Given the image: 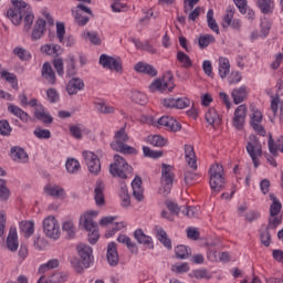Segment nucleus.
<instances>
[{
  "instance_id": "f257e3e1",
  "label": "nucleus",
  "mask_w": 283,
  "mask_h": 283,
  "mask_svg": "<svg viewBox=\"0 0 283 283\" xmlns=\"http://www.w3.org/2000/svg\"><path fill=\"white\" fill-rule=\"evenodd\" d=\"M12 8L7 11V17L13 23V25H21L24 17V30L28 32L34 23V13L32 8L25 1L11 0Z\"/></svg>"
},
{
  "instance_id": "f03ea898",
  "label": "nucleus",
  "mask_w": 283,
  "mask_h": 283,
  "mask_svg": "<svg viewBox=\"0 0 283 283\" xmlns=\"http://www.w3.org/2000/svg\"><path fill=\"white\" fill-rule=\"evenodd\" d=\"M77 254L80 255V260L77 258L71 259V265L76 271V273H83L85 269H90L92 262H94V255L92 247L80 243L76 247Z\"/></svg>"
},
{
  "instance_id": "7ed1b4c3",
  "label": "nucleus",
  "mask_w": 283,
  "mask_h": 283,
  "mask_svg": "<svg viewBox=\"0 0 283 283\" xmlns=\"http://www.w3.org/2000/svg\"><path fill=\"white\" fill-rule=\"evenodd\" d=\"M126 129L127 124H124V126L115 133V140L111 143V147L114 151H118L119 154H128L129 156H136V154H138V150L125 144L129 140V135L127 134Z\"/></svg>"
},
{
  "instance_id": "20e7f679",
  "label": "nucleus",
  "mask_w": 283,
  "mask_h": 283,
  "mask_svg": "<svg viewBox=\"0 0 283 283\" xmlns=\"http://www.w3.org/2000/svg\"><path fill=\"white\" fill-rule=\"evenodd\" d=\"M109 174L113 176V178H122V180H127L129 176L134 175V168L129 166L123 156L114 155V163L109 165Z\"/></svg>"
},
{
  "instance_id": "39448f33",
  "label": "nucleus",
  "mask_w": 283,
  "mask_h": 283,
  "mask_svg": "<svg viewBox=\"0 0 283 283\" xmlns=\"http://www.w3.org/2000/svg\"><path fill=\"white\" fill-rule=\"evenodd\" d=\"M209 185L213 193H220L227 185L224 168L220 164L212 165L209 169Z\"/></svg>"
},
{
  "instance_id": "423d86ee",
  "label": "nucleus",
  "mask_w": 283,
  "mask_h": 283,
  "mask_svg": "<svg viewBox=\"0 0 283 283\" xmlns=\"http://www.w3.org/2000/svg\"><path fill=\"white\" fill-rule=\"evenodd\" d=\"M92 216L94 214H90V213L82 214L80 217V227L82 229H85V231L88 232L87 238H88L90 244H96V242H98L101 238V232H98V223L94 221Z\"/></svg>"
},
{
  "instance_id": "0eeeda50",
  "label": "nucleus",
  "mask_w": 283,
  "mask_h": 283,
  "mask_svg": "<svg viewBox=\"0 0 283 283\" xmlns=\"http://www.w3.org/2000/svg\"><path fill=\"white\" fill-rule=\"evenodd\" d=\"M176 87L174 83V75L168 72L166 73L163 78L155 80L148 87L149 92L153 94L156 92H171Z\"/></svg>"
},
{
  "instance_id": "6e6552de",
  "label": "nucleus",
  "mask_w": 283,
  "mask_h": 283,
  "mask_svg": "<svg viewBox=\"0 0 283 283\" xmlns=\"http://www.w3.org/2000/svg\"><path fill=\"white\" fill-rule=\"evenodd\" d=\"M43 231L51 240L61 238V226L54 216H49L43 220Z\"/></svg>"
},
{
  "instance_id": "1a4fd4ad",
  "label": "nucleus",
  "mask_w": 283,
  "mask_h": 283,
  "mask_svg": "<svg viewBox=\"0 0 283 283\" xmlns=\"http://www.w3.org/2000/svg\"><path fill=\"white\" fill-rule=\"evenodd\" d=\"M174 167L167 164H163L160 184L166 196L171 192V187H174Z\"/></svg>"
},
{
  "instance_id": "9d476101",
  "label": "nucleus",
  "mask_w": 283,
  "mask_h": 283,
  "mask_svg": "<svg viewBox=\"0 0 283 283\" xmlns=\"http://www.w3.org/2000/svg\"><path fill=\"white\" fill-rule=\"evenodd\" d=\"M245 149L252 159L254 167H260V160L258 159L262 156V144H260V139L256 136H253V138L247 143Z\"/></svg>"
},
{
  "instance_id": "9b49d317",
  "label": "nucleus",
  "mask_w": 283,
  "mask_h": 283,
  "mask_svg": "<svg viewBox=\"0 0 283 283\" xmlns=\"http://www.w3.org/2000/svg\"><path fill=\"white\" fill-rule=\"evenodd\" d=\"M83 158L90 174H93V176H98V174H101V159H98V156L93 151L85 150L83 153Z\"/></svg>"
},
{
  "instance_id": "f8f14e48",
  "label": "nucleus",
  "mask_w": 283,
  "mask_h": 283,
  "mask_svg": "<svg viewBox=\"0 0 283 283\" xmlns=\"http://www.w3.org/2000/svg\"><path fill=\"white\" fill-rule=\"evenodd\" d=\"M99 65L106 70H114L115 72H123V62L119 57L115 59L113 56L102 54L99 56Z\"/></svg>"
},
{
  "instance_id": "ddd939ff",
  "label": "nucleus",
  "mask_w": 283,
  "mask_h": 283,
  "mask_svg": "<svg viewBox=\"0 0 283 283\" xmlns=\"http://www.w3.org/2000/svg\"><path fill=\"white\" fill-rule=\"evenodd\" d=\"M164 107H168L169 109H185L191 105V101L187 97H168L163 101Z\"/></svg>"
},
{
  "instance_id": "4468645a",
  "label": "nucleus",
  "mask_w": 283,
  "mask_h": 283,
  "mask_svg": "<svg viewBox=\"0 0 283 283\" xmlns=\"http://www.w3.org/2000/svg\"><path fill=\"white\" fill-rule=\"evenodd\" d=\"M165 205L168 209V211H170V213H198L200 211V207H196V206H178L175 201L172 200H166Z\"/></svg>"
},
{
  "instance_id": "2eb2a0df",
  "label": "nucleus",
  "mask_w": 283,
  "mask_h": 283,
  "mask_svg": "<svg viewBox=\"0 0 283 283\" xmlns=\"http://www.w3.org/2000/svg\"><path fill=\"white\" fill-rule=\"evenodd\" d=\"M8 113L12 114L13 116H17L22 123L28 124V123H34V118L30 116L23 108L14 105V104H9L8 105Z\"/></svg>"
},
{
  "instance_id": "dca6fc26",
  "label": "nucleus",
  "mask_w": 283,
  "mask_h": 283,
  "mask_svg": "<svg viewBox=\"0 0 283 283\" xmlns=\"http://www.w3.org/2000/svg\"><path fill=\"white\" fill-rule=\"evenodd\" d=\"M157 123L159 127H165L167 132H180V129H182L180 123L174 119V117L163 116L158 119Z\"/></svg>"
},
{
  "instance_id": "f3484780",
  "label": "nucleus",
  "mask_w": 283,
  "mask_h": 283,
  "mask_svg": "<svg viewBox=\"0 0 283 283\" xmlns=\"http://www.w3.org/2000/svg\"><path fill=\"white\" fill-rule=\"evenodd\" d=\"M247 122V105L242 104L234 111L233 127L235 129H242Z\"/></svg>"
},
{
  "instance_id": "a211bd4d",
  "label": "nucleus",
  "mask_w": 283,
  "mask_h": 283,
  "mask_svg": "<svg viewBox=\"0 0 283 283\" xmlns=\"http://www.w3.org/2000/svg\"><path fill=\"white\" fill-rule=\"evenodd\" d=\"M235 14V9L228 8L227 14L223 17V28H229V25L233 30H240L242 28V23L239 19H233V15Z\"/></svg>"
},
{
  "instance_id": "6ab92c4d",
  "label": "nucleus",
  "mask_w": 283,
  "mask_h": 283,
  "mask_svg": "<svg viewBox=\"0 0 283 283\" xmlns=\"http://www.w3.org/2000/svg\"><path fill=\"white\" fill-rule=\"evenodd\" d=\"M83 90H85V82L81 77L71 78L66 85V92L70 96H74V94H78Z\"/></svg>"
},
{
  "instance_id": "aec40b11",
  "label": "nucleus",
  "mask_w": 283,
  "mask_h": 283,
  "mask_svg": "<svg viewBox=\"0 0 283 283\" xmlns=\"http://www.w3.org/2000/svg\"><path fill=\"white\" fill-rule=\"evenodd\" d=\"M94 200L97 207H104L105 205V184L103 180H97L94 189Z\"/></svg>"
},
{
  "instance_id": "412c9836",
  "label": "nucleus",
  "mask_w": 283,
  "mask_h": 283,
  "mask_svg": "<svg viewBox=\"0 0 283 283\" xmlns=\"http://www.w3.org/2000/svg\"><path fill=\"white\" fill-rule=\"evenodd\" d=\"M48 25V22L43 20V18H39L35 21V24L33 27V31L31 34L32 41H39V39H42L45 34V27Z\"/></svg>"
},
{
  "instance_id": "4be33fe9",
  "label": "nucleus",
  "mask_w": 283,
  "mask_h": 283,
  "mask_svg": "<svg viewBox=\"0 0 283 283\" xmlns=\"http://www.w3.org/2000/svg\"><path fill=\"white\" fill-rule=\"evenodd\" d=\"M44 192L51 198H57V200H65L67 198V193H65V189L61 188L57 185H48L44 187Z\"/></svg>"
},
{
  "instance_id": "5701e85b",
  "label": "nucleus",
  "mask_w": 283,
  "mask_h": 283,
  "mask_svg": "<svg viewBox=\"0 0 283 283\" xmlns=\"http://www.w3.org/2000/svg\"><path fill=\"white\" fill-rule=\"evenodd\" d=\"M41 74L49 85H56V73L54 72V69H52L50 62L43 64Z\"/></svg>"
},
{
  "instance_id": "b1692460",
  "label": "nucleus",
  "mask_w": 283,
  "mask_h": 283,
  "mask_svg": "<svg viewBox=\"0 0 283 283\" xmlns=\"http://www.w3.org/2000/svg\"><path fill=\"white\" fill-rule=\"evenodd\" d=\"M7 249L11 251V253L19 251V234L17 233V229H10L7 237Z\"/></svg>"
},
{
  "instance_id": "393cba45",
  "label": "nucleus",
  "mask_w": 283,
  "mask_h": 283,
  "mask_svg": "<svg viewBox=\"0 0 283 283\" xmlns=\"http://www.w3.org/2000/svg\"><path fill=\"white\" fill-rule=\"evenodd\" d=\"M10 156L14 163H28L30 158L28 157V153H25V149L19 147V146H13L11 147L10 150Z\"/></svg>"
},
{
  "instance_id": "a878e982",
  "label": "nucleus",
  "mask_w": 283,
  "mask_h": 283,
  "mask_svg": "<svg viewBox=\"0 0 283 283\" xmlns=\"http://www.w3.org/2000/svg\"><path fill=\"white\" fill-rule=\"evenodd\" d=\"M106 258L109 266H118V250L115 242L108 243Z\"/></svg>"
},
{
  "instance_id": "bb28decb",
  "label": "nucleus",
  "mask_w": 283,
  "mask_h": 283,
  "mask_svg": "<svg viewBox=\"0 0 283 283\" xmlns=\"http://www.w3.org/2000/svg\"><path fill=\"white\" fill-rule=\"evenodd\" d=\"M132 188H133V197L138 202H142L144 200L145 196L143 195V179L140 177H135L132 181Z\"/></svg>"
},
{
  "instance_id": "cd10ccee",
  "label": "nucleus",
  "mask_w": 283,
  "mask_h": 283,
  "mask_svg": "<svg viewBox=\"0 0 283 283\" xmlns=\"http://www.w3.org/2000/svg\"><path fill=\"white\" fill-rule=\"evenodd\" d=\"M134 238L139 244H144V247H147L148 249H154V241L151 240V237L145 234L143 229L135 230Z\"/></svg>"
},
{
  "instance_id": "c85d7f7f",
  "label": "nucleus",
  "mask_w": 283,
  "mask_h": 283,
  "mask_svg": "<svg viewBox=\"0 0 283 283\" xmlns=\"http://www.w3.org/2000/svg\"><path fill=\"white\" fill-rule=\"evenodd\" d=\"M185 156H186V163L189 165V167L193 171H196V169H198V164H197L196 151L193 150V146L185 145Z\"/></svg>"
},
{
  "instance_id": "c756f323",
  "label": "nucleus",
  "mask_w": 283,
  "mask_h": 283,
  "mask_svg": "<svg viewBox=\"0 0 283 283\" xmlns=\"http://www.w3.org/2000/svg\"><path fill=\"white\" fill-rule=\"evenodd\" d=\"M34 117L44 125H52L54 123V118L49 113H45V108L41 104L35 108Z\"/></svg>"
},
{
  "instance_id": "7c9ffc66",
  "label": "nucleus",
  "mask_w": 283,
  "mask_h": 283,
  "mask_svg": "<svg viewBox=\"0 0 283 283\" xmlns=\"http://www.w3.org/2000/svg\"><path fill=\"white\" fill-rule=\"evenodd\" d=\"M135 71L142 74H147L148 76H151V77L158 76V71L156 70V67L145 62H138L135 65Z\"/></svg>"
},
{
  "instance_id": "2f4dec72",
  "label": "nucleus",
  "mask_w": 283,
  "mask_h": 283,
  "mask_svg": "<svg viewBox=\"0 0 283 283\" xmlns=\"http://www.w3.org/2000/svg\"><path fill=\"white\" fill-rule=\"evenodd\" d=\"M269 150L272 156H277V151H282L283 154V136H279L277 142L273 140V136L270 135L269 142Z\"/></svg>"
},
{
  "instance_id": "473e14b6",
  "label": "nucleus",
  "mask_w": 283,
  "mask_h": 283,
  "mask_svg": "<svg viewBox=\"0 0 283 283\" xmlns=\"http://www.w3.org/2000/svg\"><path fill=\"white\" fill-rule=\"evenodd\" d=\"M41 52L48 56H60L63 54V49L59 44H44L41 46Z\"/></svg>"
},
{
  "instance_id": "72a5a7b5",
  "label": "nucleus",
  "mask_w": 283,
  "mask_h": 283,
  "mask_svg": "<svg viewBox=\"0 0 283 283\" xmlns=\"http://www.w3.org/2000/svg\"><path fill=\"white\" fill-rule=\"evenodd\" d=\"M155 231L157 234V240H159V242H161V244L168 249L169 251H171V239H169L167 237V232L165 231V229L156 226L155 227Z\"/></svg>"
},
{
  "instance_id": "f704fd0d",
  "label": "nucleus",
  "mask_w": 283,
  "mask_h": 283,
  "mask_svg": "<svg viewBox=\"0 0 283 283\" xmlns=\"http://www.w3.org/2000/svg\"><path fill=\"white\" fill-rule=\"evenodd\" d=\"M62 231L66 233V240H74L76 238V226L72 221H64L62 224Z\"/></svg>"
},
{
  "instance_id": "c9c22d12",
  "label": "nucleus",
  "mask_w": 283,
  "mask_h": 283,
  "mask_svg": "<svg viewBox=\"0 0 283 283\" xmlns=\"http://www.w3.org/2000/svg\"><path fill=\"white\" fill-rule=\"evenodd\" d=\"M229 72H231V64L229 63V59L219 57V76L221 78H227V76H229Z\"/></svg>"
},
{
  "instance_id": "e433bc0d",
  "label": "nucleus",
  "mask_w": 283,
  "mask_h": 283,
  "mask_svg": "<svg viewBox=\"0 0 283 283\" xmlns=\"http://www.w3.org/2000/svg\"><path fill=\"white\" fill-rule=\"evenodd\" d=\"M20 231L27 240H28V238L34 235V223H33V221H22L20 223Z\"/></svg>"
},
{
  "instance_id": "4c0bfd02",
  "label": "nucleus",
  "mask_w": 283,
  "mask_h": 283,
  "mask_svg": "<svg viewBox=\"0 0 283 283\" xmlns=\"http://www.w3.org/2000/svg\"><path fill=\"white\" fill-rule=\"evenodd\" d=\"M232 98L235 105H240L247 98V86H241L232 91Z\"/></svg>"
},
{
  "instance_id": "58836bf2",
  "label": "nucleus",
  "mask_w": 283,
  "mask_h": 283,
  "mask_svg": "<svg viewBox=\"0 0 283 283\" xmlns=\"http://www.w3.org/2000/svg\"><path fill=\"white\" fill-rule=\"evenodd\" d=\"M258 8L261 10L262 14H271L275 3L273 0H258Z\"/></svg>"
},
{
  "instance_id": "ea45409f",
  "label": "nucleus",
  "mask_w": 283,
  "mask_h": 283,
  "mask_svg": "<svg viewBox=\"0 0 283 283\" xmlns=\"http://www.w3.org/2000/svg\"><path fill=\"white\" fill-rule=\"evenodd\" d=\"M117 242H119L120 244H125L130 253H138V248L136 247V243L132 242V239L126 234H120L117 238Z\"/></svg>"
},
{
  "instance_id": "a19ab883",
  "label": "nucleus",
  "mask_w": 283,
  "mask_h": 283,
  "mask_svg": "<svg viewBox=\"0 0 283 283\" xmlns=\"http://www.w3.org/2000/svg\"><path fill=\"white\" fill-rule=\"evenodd\" d=\"M206 120L209 125H220V115L216 108H209L206 113Z\"/></svg>"
},
{
  "instance_id": "79ce46f5",
  "label": "nucleus",
  "mask_w": 283,
  "mask_h": 283,
  "mask_svg": "<svg viewBox=\"0 0 283 283\" xmlns=\"http://www.w3.org/2000/svg\"><path fill=\"white\" fill-rule=\"evenodd\" d=\"M72 14H73L74 21L77 25L83 27V25H87V23H90V17L83 15V12L81 10L72 9Z\"/></svg>"
},
{
  "instance_id": "37998d69",
  "label": "nucleus",
  "mask_w": 283,
  "mask_h": 283,
  "mask_svg": "<svg viewBox=\"0 0 283 283\" xmlns=\"http://www.w3.org/2000/svg\"><path fill=\"white\" fill-rule=\"evenodd\" d=\"M1 78H4L7 83H10L13 90H19V82L17 80V75H14L13 73H10L8 71H2Z\"/></svg>"
},
{
  "instance_id": "c03bdc74",
  "label": "nucleus",
  "mask_w": 283,
  "mask_h": 283,
  "mask_svg": "<svg viewBox=\"0 0 283 283\" xmlns=\"http://www.w3.org/2000/svg\"><path fill=\"white\" fill-rule=\"evenodd\" d=\"M282 224V214L271 213L265 229H277Z\"/></svg>"
},
{
  "instance_id": "a18cd8bd",
  "label": "nucleus",
  "mask_w": 283,
  "mask_h": 283,
  "mask_svg": "<svg viewBox=\"0 0 283 283\" xmlns=\"http://www.w3.org/2000/svg\"><path fill=\"white\" fill-rule=\"evenodd\" d=\"M207 21H208V28H210L212 32H216V34H220V27H218V22H216V19H213V9L208 10Z\"/></svg>"
},
{
  "instance_id": "49530a36",
  "label": "nucleus",
  "mask_w": 283,
  "mask_h": 283,
  "mask_svg": "<svg viewBox=\"0 0 283 283\" xmlns=\"http://www.w3.org/2000/svg\"><path fill=\"white\" fill-rule=\"evenodd\" d=\"M0 200L1 202L10 200V189L8 188V181H6V179H0Z\"/></svg>"
},
{
  "instance_id": "de8ad7c7",
  "label": "nucleus",
  "mask_w": 283,
  "mask_h": 283,
  "mask_svg": "<svg viewBox=\"0 0 283 283\" xmlns=\"http://www.w3.org/2000/svg\"><path fill=\"white\" fill-rule=\"evenodd\" d=\"M95 107L101 114H114L116 112L114 106L108 105L103 101L95 103Z\"/></svg>"
},
{
  "instance_id": "09e8293b",
  "label": "nucleus",
  "mask_w": 283,
  "mask_h": 283,
  "mask_svg": "<svg viewBox=\"0 0 283 283\" xmlns=\"http://www.w3.org/2000/svg\"><path fill=\"white\" fill-rule=\"evenodd\" d=\"M269 198L272 201L270 213H280V211H282V202H280V199H277L275 193H270Z\"/></svg>"
},
{
  "instance_id": "8fccbe9b",
  "label": "nucleus",
  "mask_w": 283,
  "mask_h": 283,
  "mask_svg": "<svg viewBox=\"0 0 283 283\" xmlns=\"http://www.w3.org/2000/svg\"><path fill=\"white\" fill-rule=\"evenodd\" d=\"M83 39H88V41L93 44V45H101L102 41H101V36H98V33L95 31H84L82 33Z\"/></svg>"
},
{
  "instance_id": "3c124183",
  "label": "nucleus",
  "mask_w": 283,
  "mask_h": 283,
  "mask_svg": "<svg viewBox=\"0 0 283 283\" xmlns=\"http://www.w3.org/2000/svg\"><path fill=\"white\" fill-rule=\"evenodd\" d=\"M190 277H196V280H211V273L207 269L193 270L190 273Z\"/></svg>"
},
{
  "instance_id": "603ef678",
  "label": "nucleus",
  "mask_w": 283,
  "mask_h": 283,
  "mask_svg": "<svg viewBox=\"0 0 283 283\" xmlns=\"http://www.w3.org/2000/svg\"><path fill=\"white\" fill-rule=\"evenodd\" d=\"M177 61H179V63L182 64V67L189 69L193 66V63L191 62V57H189V55H187L182 51L177 52Z\"/></svg>"
},
{
  "instance_id": "864d4df0",
  "label": "nucleus",
  "mask_w": 283,
  "mask_h": 283,
  "mask_svg": "<svg viewBox=\"0 0 283 283\" xmlns=\"http://www.w3.org/2000/svg\"><path fill=\"white\" fill-rule=\"evenodd\" d=\"M148 143L153 147H165L167 145V140L160 135L148 136Z\"/></svg>"
},
{
  "instance_id": "5fc2aeb1",
  "label": "nucleus",
  "mask_w": 283,
  "mask_h": 283,
  "mask_svg": "<svg viewBox=\"0 0 283 283\" xmlns=\"http://www.w3.org/2000/svg\"><path fill=\"white\" fill-rule=\"evenodd\" d=\"M211 43H216V38L211 34H205L199 36V48L205 50V48H209Z\"/></svg>"
},
{
  "instance_id": "6e6d98bb",
  "label": "nucleus",
  "mask_w": 283,
  "mask_h": 283,
  "mask_svg": "<svg viewBox=\"0 0 283 283\" xmlns=\"http://www.w3.org/2000/svg\"><path fill=\"white\" fill-rule=\"evenodd\" d=\"M77 74L76 71V61L74 60V56H70V61L66 64V76L69 78H74V76Z\"/></svg>"
},
{
  "instance_id": "4d7b16f0",
  "label": "nucleus",
  "mask_w": 283,
  "mask_h": 283,
  "mask_svg": "<svg viewBox=\"0 0 283 283\" xmlns=\"http://www.w3.org/2000/svg\"><path fill=\"white\" fill-rule=\"evenodd\" d=\"M65 167L69 174H76L81 169V164L78 160L71 158L66 160Z\"/></svg>"
},
{
  "instance_id": "13d9d810",
  "label": "nucleus",
  "mask_w": 283,
  "mask_h": 283,
  "mask_svg": "<svg viewBox=\"0 0 283 283\" xmlns=\"http://www.w3.org/2000/svg\"><path fill=\"white\" fill-rule=\"evenodd\" d=\"M190 251L191 249H189V247H186V245H178L175 249V253L177 258H179V260H187V258H189L190 255Z\"/></svg>"
},
{
  "instance_id": "bf43d9fd",
  "label": "nucleus",
  "mask_w": 283,
  "mask_h": 283,
  "mask_svg": "<svg viewBox=\"0 0 283 283\" xmlns=\"http://www.w3.org/2000/svg\"><path fill=\"white\" fill-rule=\"evenodd\" d=\"M33 134L40 140H49V138H52V133L50 132V129H43L39 126L34 129Z\"/></svg>"
},
{
  "instance_id": "052dcab7",
  "label": "nucleus",
  "mask_w": 283,
  "mask_h": 283,
  "mask_svg": "<svg viewBox=\"0 0 283 283\" xmlns=\"http://www.w3.org/2000/svg\"><path fill=\"white\" fill-rule=\"evenodd\" d=\"M13 53L15 56H18L21 61H30L32 59V54H30V51L23 49V48H15L13 50Z\"/></svg>"
},
{
  "instance_id": "680f3d73",
  "label": "nucleus",
  "mask_w": 283,
  "mask_h": 283,
  "mask_svg": "<svg viewBox=\"0 0 283 283\" xmlns=\"http://www.w3.org/2000/svg\"><path fill=\"white\" fill-rule=\"evenodd\" d=\"M119 197H120L123 207H129V205H132V200H130L132 197H129V191L127 190V187L124 186L120 188Z\"/></svg>"
},
{
  "instance_id": "e2e57ef3",
  "label": "nucleus",
  "mask_w": 283,
  "mask_h": 283,
  "mask_svg": "<svg viewBox=\"0 0 283 283\" xmlns=\"http://www.w3.org/2000/svg\"><path fill=\"white\" fill-rule=\"evenodd\" d=\"M59 260L57 259H52L49 260L45 264H42L39 269L40 273H45V271H50V269H59Z\"/></svg>"
},
{
  "instance_id": "0e129e2a",
  "label": "nucleus",
  "mask_w": 283,
  "mask_h": 283,
  "mask_svg": "<svg viewBox=\"0 0 283 283\" xmlns=\"http://www.w3.org/2000/svg\"><path fill=\"white\" fill-rule=\"evenodd\" d=\"M144 156L145 158H161L163 156V150H151L148 146L143 147Z\"/></svg>"
},
{
  "instance_id": "69168bd1",
  "label": "nucleus",
  "mask_w": 283,
  "mask_h": 283,
  "mask_svg": "<svg viewBox=\"0 0 283 283\" xmlns=\"http://www.w3.org/2000/svg\"><path fill=\"white\" fill-rule=\"evenodd\" d=\"M132 101L138 105H145V103H147V95L139 91H135L132 94Z\"/></svg>"
},
{
  "instance_id": "338daca9",
  "label": "nucleus",
  "mask_w": 283,
  "mask_h": 283,
  "mask_svg": "<svg viewBox=\"0 0 283 283\" xmlns=\"http://www.w3.org/2000/svg\"><path fill=\"white\" fill-rule=\"evenodd\" d=\"M260 241L263 247H271V232L269 231V228L261 231Z\"/></svg>"
},
{
  "instance_id": "774afa93",
  "label": "nucleus",
  "mask_w": 283,
  "mask_h": 283,
  "mask_svg": "<svg viewBox=\"0 0 283 283\" xmlns=\"http://www.w3.org/2000/svg\"><path fill=\"white\" fill-rule=\"evenodd\" d=\"M66 280H67V274H64L63 272L54 273L49 277L50 283H62V282H65Z\"/></svg>"
}]
</instances>
